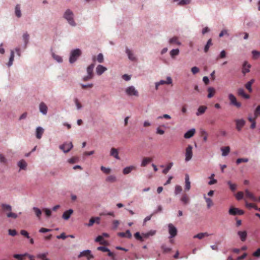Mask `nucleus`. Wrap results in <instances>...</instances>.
I'll return each mask as SVG.
<instances>
[{
	"label": "nucleus",
	"instance_id": "2",
	"mask_svg": "<svg viewBox=\"0 0 260 260\" xmlns=\"http://www.w3.org/2000/svg\"><path fill=\"white\" fill-rule=\"evenodd\" d=\"M73 16L74 14L73 12L71 10L68 9L65 12L63 17L68 21L70 25L75 26L76 23L74 20Z\"/></svg>",
	"mask_w": 260,
	"mask_h": 260
},
{
	"label": "nucleus",
	"instance_id": "64",
	"mask_svg": "<svg viewBox=\"0 0 260 260\" xmlns=\"http://www.w3.org/2000/svg\"><path fill=\"white\" fill-rule=\"evenodd\" d=\"M38 257L43 260H49L48 258H46V253H41L39 254L38 255Z\"/></svg>",
	"mask_w": 260,
	"mask_h": 260
},
{
	"label": "nucleus",
	"instance_id": "15",
	"mask_svg": "<svg viewBox=\"0 0 260 260\" xmlns=\"http://www.w3.org/2000/svg\"><path fill=\"white\" fill-rule=\"evenodd\" d=\"M107 69L102 65L99 64L96 68V73L99 75H101L103 73L107 71Z\"/></svg>",
	"mask_w": 260,
	"mask_h": 260
},
{
	"label": "nucleus",
	"instance_id": "13",
	"mask_svg": "<svg viewBox=\"0 0 260 260\" xmlns=\"http://www.w3.org/2000/svg\"><path fill=\"white\" fill-rule=\"evenodd\" d=\"M245 196L246 198L249 199L254 202L257 201V198L254 196V195L250 192L248 189L245 190Z\"/></svg>",
	"mask_w": 260,
	"mask_h": 260
},
{
	"label": "nucleus",
	"instance_id": "6",
	"mask_svg": "<svg viewBox=\"0 0 260 260\" xmlns=\"http://www.w3.org/2000/svg\"><path fill=\"white\" fill-rule=\"evenodd\" d=\"M73 145L72 142L64 143L62 145L59 146V148L64 153L69 152L73 148Z\"/></svg>",
	"mask_w": 260,
	"mask_h": 260
},
{
	"label": "nucleus",
	"instance_id": "60",
	"mask_svg": "<svg viewBox=\"0 0 260 260\" xmlns=\"http://www.w3.org/2000/svg\"><path fill=\"white\" fill-rule=\"evenodd\" d=\"M243 196L244 194L243 192L239 191L237 192L236 197L238 200H240L243 199Z\"/></svg>",
	"mask_w": 260,
	"mask_h": 260
},
{
	"label": "nucleus",
	"instance_id": "41",
	"mask_svg": "<svg viewBox=\"0 0 260 260\" xmlns=\"http://www.w3.org/2000/svg\"><path fill=\"white\" fill-rule=\"evenodd\" d=\"M14 52L13 50H11L10 57L9 58V61L8 63V67H10L12 65L13 62L14 61Z\"/></svg>",
	"mask_w": 260,
	"mask_h": 260
},
{
	"label": "nucleus",
	"instance_id": "24",
	"mask_svg": "<svg viewBox=\"0 0 260 260\" xmlns=\"http://www.w3.org/2000/svg\"><path fill=\"white\" fill-rule=\"evenodd\" d=\"M118 235L120 237L132 238V234L129 230H127L125 232L118 233Z\"/></svg>",
	"mask_w": 260,
	"mask_h": 260
},
{
	"label": "nucleus",
	"instance_id": "45",
	"mask_svg": "<svg viewBox=\"0 0 260 260\" xmlns=\"http://www.w3.org/2000/svg\"><path fill=\"white\" fill-rule=\"evenodd\" d=\"M212 45V40L211 39H210L208 40L206 45L205 46L204 48V51L205 52H207L209 49L210 47Z\"/></svg>",
	"mask_w": 260,
	"mask_h": 260
},
{
	"label": "nucleus",
	"instance_id": "43",
	"mask_svg": "<svg viewBox=\"0 0 260 260\" xmlns=\"http://www.w3.org/2000/svg\"><path fill=\"white\" fill-rule=\"evenodd\" d=\"M179 50L178 49H173L170 51V55L172 58H174L175 56L179 54Z\"/></svg>",
	"mask_w": 260,
	"mask_h": 260
},
{
	"label": "nucleus",
	"instance_id": "35",
	"mask_svg": "<svg viewBox=\"0 0 260 260\" xmlns=\"http://www.w3.org/2000/svg\"><path fill=\"white\" fill-rule=\"evenodd\" d=\"M208 94L207 96L208 98L210 99L214 95L215 93V90L213 87H210L208 88Z\"/></svg>",
	"mask_w": 260,
	"mask_h": 260
},
{
	"label": "nucleus",
	"instance_id": "7",
	"mask_svg": "<svg viewBox=\"0 0 260 260\" xmlns=\"http://www.w3.org/2000/svg\"><path fill=\"white\" fill-rule=\"evenodd\" d=\"M229 99L230 101V104L232 105L237 108H240L241 106V104L237 101L236 97L232 93L229 94Z\"/></svg>",
	"mask_w": 260,
	"mask_h": 260
},
{
	"label": "nucleus",
	"instance_id": "36",
	"mask_svg": "<svg viewBox=\"0 0 260 260\" xmlns=\"http://www.w3.org/2000/svg\"><path fill=\"white\" fill-rule=\"evenodd\" d=\"M18 166L21 169L25 170L27 166V163L25 160L22 159L18 162Z\"/></svg>",
	"mask_w": 260,
	"mask_h": 260
},
{
	"label": "nucleus",
	"instance_id": "17",
	"mask_svg": "<svg viewBox=\"0 0 260 260\" xmlns=\"http://www.w3.org/2000/svg\"><path fill=\"white\" fill-rule=\"evenodd\" d=\"M136 167L134 166H130L123 169L122 173L124 175H127L130 173L133 170H135Z\"/></svg>",
	"mask_w": 260,
	"mask_h": 260
},
{
	"label": "nucleus",
	"instance_id": "47",
	"mask_svg": "<svg viewBox=\"0 0 260 260\" xmlns=\"http://www.w3.org/2000/svg\"><path fill=\"white\" fill-rule=\"evenodd\" d=\"M79 161L78 157L74 156L68 160V162L70 164H73Z\"/></svg>",
	"mask_w": 260,
	"mask_h": 260
},
{
	"label": "nucleus",
	"instance_id": "22",
	"mask_svg": "<svg viewBox=\"0 0 260 260\" xmlns=\"http://www.w3.org/2000/svg\"><path fill=\"white\" fill-rule=\"evenodd\" d=\"M110 155L114 157L117 159H119L120 157L118 155V151L117 149L115 148H112L110 151Z\"/></svg>",
	"mask_w": 260,
	"mask_h": 260
},
{
	"label": "nucleus",
	"instance_id": "18",
	"mask_svg": "<svg viewBox=\"0 0 260 260\" xmlns=\"http://www.w3.org/2000/svg\"><path fill=\"white\" fill-rule=\"evenodd\" d=\"M250 67L251 65L250 64H248L247 61H245L242 67V73L244 74H245L246 73L249 72V69L250 68Z\"/></svg>",
	"mask_w": 260,
	"mask_h": 260
},
{
	"label": "nucleus",
	"instance_id": "39",
	"mask_svg": "<svg viewBox=\"0 0 260 260\" xmlns=\"http://www.w3.org/2000/svg\"><path fill=\"white\" fill-rule=\"evenodd\" d=\"M200 133H201V136L203 138L204 141L206 142L208 140V136L207 132L204 129H201L200 131Z\"/></svg>",
	"mask_w": 260,
	"mask_h": 260
},
{
	"label": "nucleus",
	"instance_id": "54",
	"mask_svg": "<svg viewBox=\"0 0 260 260\" xmlns=\"http://www.w3.org/2000/svg\"><path fill=\"white\" fill-rule=\"evenodd\" d=\"M252 56L254 59H257L260 55V52L253 50L252 51Z\"/></svg>",
	"mask_w": 260,
	"mask_h": 260
},
{
	"label": "nucleus",
	"instance_id": "58",
	"mask_svg": "<svg viewBox=\"0 0 260 260\" xmlns=\"http://www.w3.org/2000/svg\"><path fill=\"white\" fill-rule=\"evenodd\" d=\"M74 102H75V104L76 105L77 109H78V110L82 108V106L81 104L80 103V102L78 100V99L75 98L74 99Z\"/></svg>",
	"mask_w": 260,
	"mask_h": 260
},
{
	"label": "nucleus",
	"instance_id": "27",
	"mask_svg": "<svg viewBox=\"0 0 260 260\" xmlns=\"http://www.w3.org/2000/svg\"><path fill=\"white\" fill-rule=\"evenodd\" d=\"M44 133V129L41 127H38L36 129V137L38 139L42 138L43 134Z\"/></svg>",
	"mask_w": 260,
	"mask_h": 260
},
{
	"label": "nucleus",
	"instance_id": "20",
	"mask_svg": "<svg viewBox=\"0 0 260 260\" xmlns=\"http://www.w3.org/2000/svg\"><path fill=\"white\" fill-rule=\"evenodd\" d=\"M153 160L151 157H144L142 159L141 166L146 167L148 164L151 162Z\"/></svg>",
	"mask_w": 260,
	"mask_h": 260
},
{
	"label": "nucleus",
	"instance_id": "59",
	"mask_svg": "<svg viewBox=\"0 0 260 260\" xmlns=\"http://www.w3.org/2000/svg\"><path fill=\"white\" fill-rule=\"evenodd\" d=\"M134 236L136 238V239L139 240L141 241H143L144 240V239H143V236H142V235H141L139 232H137L136 233H135Z\"/></svg>",
	"mask_w": 260,
	"mask_h": 260
},
{
	"label": "nucleus",
	"instance_id": "29",
	"mask_svg": "<svg viewBox=\"0 0 260 260\" xmlns=\"http://www.w3.org/2000/svg\"><path fill=\"white\" fill-rule=\"evenodd\" d=\"M94 68V63H91L89 66L87 67V69H86L87 75H89L94 76V74H93Z\"/></svg>",
	"mask_w": 260,
	"mask_h": 260
},
{
	"label": "nucleus",
	"instance_id": "28",
	"mask_svg": "<svg viewBox=\"0 0 260 260\" xmlns=\"http://www.w3.org/2000/svg\"><path fill=\"white\" fill-rule=\"evenodd\" d=\"M189 197L186 193H184L182 195L181 201L184 205H186L189 203Z\"/></svg>",
	"mask_w": 260,
	"mask_h": 260
},
{
	"label": "nucleus",
	"instance_id": "48",
	"mask_svg": "<svg viewBox=\"0 0 260 260\" xmlns=\"http://www.w3.org/2000/svg\"><path fill=\"white\" fill-rule=\"evenodd\" d=\"M173 162H170L169 163L167 167L162 171V173L165 174H166L168 173V172H169V171L171 169V168H172V167L173 166Z\"/></svg>",
	"mask_w": 260,
	"mask_h": 260
},
{
	"label": "nucleus",
	"instance_id": "49",
	"mask_svg": "<svg viewBox=\"0 0 260 260\" xmlns=\"http://www.w3.org/2000/svg\"><path fill=\"white\" fill-rule=\"evenodd\" d=\"M95 241L96 242H99L101 244H103L105 242V241L104 240L102 236H98L95 239Z\"/></svg>",
	"mask_w": 260,
	"mask_h": 260
},
{
	"label": "nucleus",
	"instance_id": "61",
	"mask_svg": "<svg viewBox=\"0 0 260 260\" xmlns=\"http://www.w3.org/2000/svg\"><path fill=\"white\" fill-rule=\"evenodd\" d=\"M43 211L45 212L47 217H50L51 215V211L47 208H44Z\"/></svg>",
	"mask_w": 260,
	"mask_h": 260
},
{
	"label": "nucleus",
	"instance_id": "12",
	"mask_svg": "<svg viewBox=\"0 0 260 260\" xmlns=\"http://www.w3.org/2000/svg\"><path fill=\"white\" fill-rule=\"evenodd\" d=\"M82 256H86L88 260H90L91 258L93 257V255L91 254V251L89 250L83 251L78 256L79 257Z\"/></svg>",
	"mask_w": 260,
	"mask_h": 260
},
{
	"label": "nucleus",
	"instance_id": "33",
	"mask_svg": "<svg viewBox=\"0 0 260 260\" xmlns=\"http://www.w3.org/2000/svg\"><path fill=\"white\" fill-rule=\"evenodd\" d=\"M126 53L128 55V58L133 61L136 60V58L134 56V54L129 49L126 48Z\"/></svg>",
	"mask_w": 260,
	"mask_h": 260
},
{
	"label": "nucleus",
	"instance_id": "42",
	"mask_svg": "<svg viewBox=\"0 0 260 260\" xmlns=\"http://www.w3.org/2000/svg\"><path fill=\"white\" fill-rule=\"evenodd\" d=\"M226 55V52L225 50H222L219 55L216 57V60H218L220 59H222L225 58Z\"/></svg>",
	"mask_w": 260,
	"mask_h": 260
},
{
	"label": "nucleus",
	"instance_id": "21",
	"mask_svg": "<svg viewBox=\"0 0 260 260\" xmlns=\"http://www.w3.org/2000/svg\"><path fill=\"white\" fill-rule=\"evenodd\" d=\"M238 235L239 236L241 240L243 242L245 241L247 238V232L245 231H239L238 232Z\"/></svg>",
	"mask_w": 260,
	"mask_h": 260
},
{
	"label": "nucleus",
	"instance_id": "3",
	"mask_svg": "<svg viewBox=\"0 0 260 260\" xmlns=\"http://www.w3.org/2000/svg\"><path fill=\"white\" fill-rule=\"evenodd\" d=\"M81 51L79 49L73 50L71 52L70 62L71 63L75 62L78 58L81 55Z\"/></svg>",
	"mask_w": 260,
	"mask_h": 260
},
{
	"label": "nucleus",
	"instance_id": "50",
	"mask_svg": "<svg viewBox=\"0 0 260 260\" xmlns=\"http://www.w3.org/2000/svg\"><path fill=\"white\" fill-rule=\"evenodd\" d=\"M227 183L229 185V187L232 191H234L236 189V184H233L230 181H228Z\"/></svg>",
	"mask_w": 260,
	"mask_h": 260
},
{
	"label": "nucleus",
	"instance_id": "11",
	"mask_svg": "<svg viewBox=\"0 0 260 260\" xmlns=\"http://www.w3.org/2000/svg\"><path fill=\"white\" fill-rule=\"evenodd\" d=\"M168 227L170 238H173L175 237L177 233L176 228L171 223L169 224Z\"/></svg>",
	"mask_w": 260,
	"mask_h": 260
},
{
	"label": "nucleus",
	"instance_id": "16",
	"mask_svg": "<svg viewBox=\"0 0 260 260\" xmlns=\"http://www.w3.org/2000/svg\"><path fill=\"white\" fill-rule=\"evenodd\" d=\"M73 213L72 209H69L66 211L62 214V217L64 220H68L71 217V215Z\"/></svg>",
	"mask_w": 260,
	"mask_h": 260
},
{
	"label": "nucleus",
	"instance_id": "19",
	"mask_svg": "<svg viewBox=\"0 0 260 260\" xmlns=\"http://www.w3.org/2000/svg\"><path fill=\"white\" fill-rule=\"evenodd\" d=\"M196 130L194 128H192L188 131L184 135V137L186 139H189L192 137L195 134Z\"/></svg>",
	"mask_w": 260,
	"mask_h": 260
},
{
	"label": "nucleus",
	"instance_id": "52",
	"mask_svg": "<svg viewBox=\"0 0 260 260\" xmlns=\"http://www.w3.org/2000/svg\"><path fill=\"white\" fill-rule=\"evenodd\" d=\"M101 170L103 173L106 174H109L111 172V169L110 168H107L104 166H102L101 167Z\"/></svg>",
	"mask_w": 260,
	"mask_h": 260
},
{
	"label": "nucleus",
	"instance_id": "46",
	"mask_svg": "<svg viewBox=\"0 0 260 260\" xmlns=\"http://www.w3.org/2000/svg\"><path fill=\"white\" fill-rule=\"evenodd\" d=\"M106 180L107 182L113 183L116 181V178L113 175H110L107 177Z\"/></svg>",
	"mask_w": 260,
	"mask_h": 260
},
{
	"label": "nucleus",
	"instance_id": "57",
	"mask_svg": "<svg viewBox=\"0 0 260 260\" xmlns=\"http://www.w3.org/2000/svg\"><path fill=\"white\" fill-rule=\"evenodd\" d=\"M97 61L100 63H102L104 61V56L103 55L102 53H100L98 54L97 58H96Z\"/></svg>",
	"mask_w": 260,
	"mask_h": 260
},
{
	"label": "nucleus",
	"instance_id": "38",
	"mask_svg": "<svg viewBox=\"0 0 260 260\" xmlns=\"http://www.w3.org/2000/svg\"><path fill=\"white\" fill-rule=\"evenodd\" d=\"M222 151V156H226L230 152V148L229 146H226L224 147H222L221 149Z\"/></svg>",
	"mask_w": 260,
	"mask_h": 260
},
{
	"label": "nucleus",
	"instance_id": "8",
	"mask_svg": "<svg viewBox=\"0 0 260 260\" xmlns=\"http://www.w3.org/2000/svg\"><path fill=\"white\" fill-rule=\"evenodd\" d=\"M229 213L232 215H242L244 214V211L242 210L235 207H231L229 211Z\"/></svg>",
	"mask_w": 260,
	"mask_h": 260
},
{
	"label": "nucleus",
	"instance_id": "56",
	"mask_svg": "<svg viewBox=\"0 0 260 260\" xmlns=\"http://www.w3.org/2000/svg\"><path fill=\"white\" fill-rule=\"evenodd\" d=\"M182 187L180 185H176L175 186V194H178L180 193L182 191Z\"/></svg>",
	"mask_w": 260,
	"mask_h": 260
},
{
	"label": "nucleus",
	"instance_id": "1",
	"mask_svg": "<svg viewBox=\"0 0 260 260\" xmlns=\"http://www.w3.org/2000/svg\"><path fill=\"white\" fill-rule=\"evenodd\" d=\"M2 209L6 213L7 217L13 219H16L18 215L12 212V207L10 205L3 204H2Z\"/></svg>",
	"mask_w": 260,
	"mask_h": 260
},
{
	"label": "nucleus",
	"instance_id": "44",
	"mask_svg": "<svg viewBox=\"0 0 260 260\" xmlns=\"http://www.w3.org/2000/svg\"><path fill=\"white\" fill-rule=\"evenodd\" d=\"M33 210L35 212L37 217L40 219L42 214V211L41 210L37 207H34Z\"/></svg>",
	"mask_w": 260,
	"mask_h": 260
},
{
	"label": "nucleus",
	"instance_id": "25",
	"mask_svg": "<svg viewBox=\"0 0 260 260\" xmlns=\"http://www.w3.org/2000/svg\"><path fill=\"white\" fill-rule=\"evenodd\" d=\"M100 217H92L90 219L89 223H88L87 225L88 226H91L93 225V224L96 222L98 224L100 223Z\"/></svg>",
	"mask_w": 260,
	"mask_h": 260
},
{
	"label": "nucleus",
	"instance_id": "9",
	"mask_svg": "<svg viewBox=\"0 0 260 260\" xmlns=\"http://www.w3.org/2000/svg\"><path fill=\"white\" fill-rule=\"evenodd\" d=\"M236 125V129L238 131H241L242 127L245 124V121L243 119H236L235 120Z\"/></svg>",
	"mask_w": 260,
	"mask_h": 260
},
{
	"label": "nucleus",
	"instance_id": "53",
	"mask_svg": "<svg viewBox=\"0 0 260 260\" xmlns=\"http://www.w3.org/2000/svg\"><path fill=\"white\" fill-rule=\"evenodd\" d=\"M81 87L83 89H85L87 88H91L93 86V84L92 83L88 84H80Z\"/></svg>",
	"mask_w": 260,
	"mask_h": 260
},
{
	"label": "nucleus",
	"instance_id": "30",
	"mask_svg": "<svg viewBox=\"0 0 260 260\" xmlns=\"http://www.w3.org/2000/svg\"><path fill=\"white\" fill-rule=\"evenodd\" d=\"M185 189L186 190L188 191L190 188V182L189 181V178L188 174L185 175Z\"/></svg>",
	"mask_w": 260,
	"mask_h": 260
},
{
	"label": "nucleus",
	"instance_id": "63",
	"mask_svg": "<svg viewBox=\"0 0 260 260\" xmlns=\"http://www.w3.org/2000/svg\"><path fill=\"white\" fill-rule=\"evenodd\" d=\"M23 38L25 44H26L28 42L29 35L27 33L24 34L23 36Z\"/></svg>",
	"mask_w": 260,
	"mask_h": 260
},
{
	"label": "nucleus",
	"instance_id": "23",
	"mask_svg": "<svg viewBox=\"0 0 260 260\" xmlns=\"http://www.w3.org/2000/svg\"><path fill=\"white\" fill-rule=\"evenodd\" d=\"M237 93L239 95L243 97L244 99H248L250 98V96L245 93L244 90L242 88H239L238 89Z\"/></svg>",
	"mask_w": 260,
	"mask_h": 260
},
{
	"label": "nucleus",
	"instance_id": "10",
	"mask_svg": "<svg viewBox=\"0 0 260 260\" xmlns=\"http://www.w3.org/2000/svg\"><path fill=\"white\" fill-rule=\"evenodd\" d=\"M172 83V79L170 77H168L167 78V80H160V81L156 82L155 83V88L156 89H158V87L159 85H164V84H171Z\"/></svg>",
	"mask_w": 260,
	"mask_h": 260
},
{
	"label": "nucleus",
	"instance_id": "14",
	"mask_svg": "<svg viewBox=\"0 0 260 260\" xmlns=\"http://www.w3.org/2000/svg\"><path fill=\"white\" fill-rule=\"evenodd\" d=\"M39 110L44 115H46L47 113L48 107L44 102H41L40 104Z\"/></svg>",
	"mask_w": 260,
	"mask_h": 260
},
{
	"label": "nucleus",
	"instance_id": "62",
	"mask_svg": "<svg viewBox=\"0 0 260 260\" xmlns=\"http://www.w3.org/2000/svg\"><path fill=\"white\" fill-rule=\"evenodd\" d=\"M25 255V254L22 255V254H14L13 256L14 258H15L18 260H23V257Z\"/></svg>",
	"mask_w": 260,
	"mask_h": 260
},
{
	"label": "nucleus",
	"instance_id": "4",
	"mask_svg": "<svg viewBox=\"0 0 260 260\" xmlns=\"http://www.w3.org/2000/svg\"><path fill=\"white\" fill-rule=\"evenodd\" d=\"M125 92L128 96H139V92L133 86H131L125 89Z\"/></svg>",
	"mask_w": 260,
	"mask_h": 260
},
{
	"label": "nucleus",
	"instance_id": "37",
	"mask_svg": "<svg viewBox=\"0 0 260 260\" xmlns=\"http://www.w3.org/2000/svg\"><path fill=\"white\" fill-rule=\"evenodd\" d=\"M15 13L16 16L20 18L21 16V13L20 10V5L19 4H17L15 7Z\"/></svg>",
	"mask_w": 260,
	"mask_h": 260
},
{
	"label": "nucleus",
	"instance_id": "40",
	"mask_svg": "<svg viewBox=\"0 0 260 260\" xmlns=\"http://www.w3.org/2000/svg\"><path fill=\"white\" fill-rule=\"evenodd\" d=\"M169 43L170 44H175L178 45H181V43L178 41V38L177 37H174L171 38L169 41Z\"/></svg>",
	"mask_w": 260,
	"mask_h": 260
},
{
	"label": "nucleus",
	"instance_id": "34",
	"mask_svg": "<svg viewBox=\"0 0 260 260\" xmlns=\"http://www.w3.org/2000/svg\"><path fill=\"white\" fill-rule=\"evenodd\" d=\"M254 82V80L253 79L250 80L248 81L245 85V88L248 90L249 92H251L252 91L251 85Z\"/></svg>",
	"mask_w": 260,
	"mask_h": 260
},
{
	"label": "nucleus",
	"instance_id": "51",
	"mask_svg": "<svg viewBox=\"0 0 260 260\" xmlns=\"http://www.w3.org/2000/svg\"><path fill=\"white\" fill-rule=\"evenodd\" d=\"M248 161V159L247 158H239L236 160V164L239 165L241 162H247Z\"/></svg>",
	"mask_w": 260,
	"mask_h": 260
},
{
	"label": "nucleus",
	"instance_id": "31",
	"mask_svg": "<svg viewBox=\"0 0 260 260\" xmlns=\"http://www.w3.org/2000/svg\"><path fill=\"white\" fill-rule=\"evenodd\" d=\"M204 198L207 203V207L208 209L210 208L213 205V203L211 199L207 198L205 194L204 195Z\"/></svg>",
	"mask_w": 260,
	"mask_h": 260
},
{
	"label": "nucleus",
	"instance_id": "32",
	"mask_svg": "<svg viewBox=\"0 0 260 260\" xmlns=\"http://www.w3.org/2000/svg\"><path fill=\"white\" fill-rule=\"evenodd\" d=\"M210 235L208 233H200L193 236V238H198L199 239H202L205 237H208Z\"/></svg>",
	"mask_w": 260,
	"mask_h": 260
},
{
	"label": "nucleus",
	"instance_id": "5",
	"mask_svg": "<svg viewBox=\"0 0 260 260\" xmlns=\"http://www.w3.org/2000/svg\"><path fill=\"white\" fill-rule=\"evenodd\" d=\"M185 156L186 161H188L191 159L192 157V147L191 145H189L186 148Z\"/></svg>",
	"mask_w": 260,
	"mask_h": 260
},
{
	"label": "nucleus",
	"instance_id": "26",
	"mask_svg": "<svg viewBox=\"0 0 260 260\" xmlns=\"http://www.w3.org/2000/svg\"><path fill=\"white\" fill-rule=\"evenodd\" d=\"M207 107L205 106H201L198 109V111L196 113V115L197 116H200L203 114H204L206 110H207Z\"/></svg>",
	"mask_w": 260,
	"mask_h": 260
},
{
	"label": "nucleus",
	"instance_id": "55",
	"mask_svg": "<svg viewBox=\"0 0 260 260\" xmlns=\"http://www.w3.org/2000/svg\"><path fill=\"white\" fill-rule=\"evenodd\" d=\"M254 114L255 118H257L258 116H260V105L258 106L256 108Z\"/></svg>",
	"mask_w": 260,
	"mask_h": 260
}]
</instances>
